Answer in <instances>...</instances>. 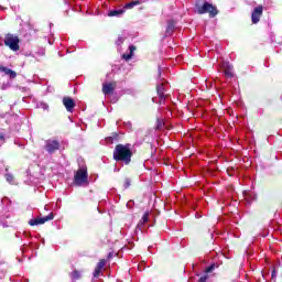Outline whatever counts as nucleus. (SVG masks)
Listing matches in <instances>:
<instances>
[{"instance_id":"f257e3e1","label":"nucleus","mask_w":282,"mask_h":282,"mask_svg":"<svg viewBox=\"0 0 282 282\" xmlns=\"http://www.w3.org/2000/svg\"><path fill=\"white\" fill-rule=\"evenodd\" d=\"M131 158H133V151H131V144H117L113 150V160L116 162H123L126 165L131 164Z\"/></svg>"},{"instance_id":"f03ea898","label":"nucleus","mask_w":282,"mask_h":282,"mask_svg":"<svg viewBox=\"0 0 282 282\" xmlns=\"http://www.w3.org/2000/svg\"><path fill=\"white\" fill-rule=\"evenodd\" d=\"M196 11L198 14H209V19H215L219 14L217 7L208 1H205L203 6L196 4Z\"/></svg>"},{"instance_id":"7ed1b4c3","label":"nucleus","mask_w":282,"mask_h":282,"mask_svg":"<svg viewBox=\"0 0 282 282\" xmlns=\"http://www.w3.org/2000/svg\"><path fill=\"white\" fill-rule=\"evenodd\" d=\"M19 43H21V40L14 34L8 33L4 36V45L6 47H9V50H11L12 52H19V50H21Z\"/></svg>"},{"instance_id":"20e7f679","label":"nucleus","mask_w":282,"mask_h":282,"mask_svg":"<svg viewBox=\"0 0 282 282\" xmlns=\"http://www.w3.org/2000/svg\"><path fill=\"white\" fill-rule=\"evenodd\" d=\"M87 166H83L75 173L74 182L77 186H83V184H87Z\"/></svg>"},{"instance_id":"39448f33","label":"nucleus","mask_w":282,"mask_h":282,"mask_svg":"<svg viewBox=\"0 0 282 282\" xmlns=\"http://www.w3.org/2000/svg\"><path fill=\"white\" fill-rule=\"evenodd\" d=\"M54 219V213H50L47 216L40 217V218H33L29 221L30 226H41L43 224H46V221H52Z\"/></svg>"},{"instance_id":"423d86ee","label":"nucleus","mask_w":282,"mask_h":282,"mask_svg":"<svg viewBox=\"0 0 282 282\" xmlns=\"http://www.w3.org/2000/svg\"><path fill=\"white\" fill-rule=\"evenodd\" d=\"M261 17H263V6H258L253 9L251 13V23L257 25L261 21Z\"/></svg>"},{"instance_id":"0eeeda50","label":"nucleus","mask_w":282,"mask_h":282,"mask_svg":"<svg viewBox=\"0 0 282 282\" xmlns=\"http://www.w3.org/2000/svg\"><path fill=\"white\" fill-rule=\"evenodd\" d=\"M116 87H118V82L104 83L101 91L104 96H111L116 91Z\"/></svg>"},{"instance_id":"6e6552de","label":"nucleus","mask_w":282,"mask_h":282,"mask_svg":"<svg viewBox=\"0 0 282 282\" xmlns=\"http://www.w3.org/2000/svg\"><path fill=\"white\" fill-rule=\"evenodd\" d=\"M217 269H219V264L218 263H213L209 267H207L205 269V274L200 275V278L198 279V282H207L208 279L210 278V272H215Z\"/></svg>"},{"instance_id":"1a4fd4ad","label":"nucleus","mask_w":282,"mask_h":282,"mask_svg":"<svg viewBox=\"0 0 282 282\" xmlns=\"http://www.w3.org/2000/svg\"><path fill=\"white\" fill-rule=\"evenodd\" d=\"M62 102H63L66 111H68L69 113H72V111H74V108L76 107V101H74V98L63 97Z\"/></svg>"},{"instance_id":"9d476101","label":"nucleus","mask_w":282,"mask_h":282,"mask_svg":"<svg viewBox=\"0 0 282 282\" xmlns=\"http://www.w3.org/2000/svg\"><path fill=\"white\" fill-rule=\"evenodd\" d=\"M45 149L47 153H55V151H58V149H61V143L56 140H48L45 144Z\"/></svg>"},{"instance_id":"9b49d317","label":"nucleus","mask_w":282,"mask_h":282,"mask_svg":"<svg viewBox=\"0 0 282 282\" xmlns=\"http://www.w3.org/2000/svg\"><path fill=\"white\" fill-rule=\"evenodd\" d=\"M156 94L160 98V105L166 100V88L164 87V83L156 85Z\"/></svg>"},{"instance_id":"f8f14e48","label":"nucleus","mask_w":282,"mask_h":282,"mask_svg":"<svg viewBox=\"0 0 282 282\" xmlns=\"http://www.w3.org/2000/svg\"><path fill=\"white\" fill-rule=\"evenodd\" d=\"M107 265V260L106 259H100L99 262L97 263L95 271L93 273V276L95 279H98L100 276V273L102 272V269Z\"/></svg>"},{"instance_id":"ddd939ff","label":"nucleus","mask_w":282,"mask_h":282,"mask_svg":"<svg viewBox=\"0 0 282 282\" xmlns=\"http://www.w3.org/2000/svg\"><path fill=\"white\" fill-rule=\"evenodd\" d=\"M0 72L6 74V76H10V78H17V72H14L3 65H0Z\"/></svg>"},{"instance_id":"4468645a","label":"nucleus","mask_w":282,"mask_h":282,"mask_svg":"<svg viewBox=\"0 0 282 282\" xmlns=\"http://www.w3.org/2000/svg\"><path fill=\"white\" fill-rule=\"evenodd\" d=\"M142 3V0H133L131 2H128L123 6V10L124 12H127V10H133V8H135V6H140Z\"/></svg>"},{"instance_id":"2eb2a0df","label":"nucleus","mask_w":282,"mask_h":282,"mask_svg":"<svg viewBox=\"0 0 282 282\" xmlns=\"http://www.w3.org/2000/svg\"><path fill=\"white\" fill-rule=\"evenodd\" d=\"M173 32H175V22L173 20H170L167 22L165 34H166V36H172Z\"/></svg>"},{"instance_id":"dca6fc26","label":"nucleus","mask_w":282,"mask_h":282,"mask_svg":"<svg viewBox=\"0 0 282 282\" xmlns=\"http://www.w3.org/2000/svg\"><path fill=\"white\" fill-rule=\"evenodd\" d=\"M137 47L135 45H130L129 46V54H123L122 58L123 61H131V58H133V52H135Z\"/></svg>"},{"instance_id":"f3484780","label":"nucleus","mask_w":282,"mask_h":282,"mask_svg":"<svg viewBox=\"0 0 282 282\" xmlns=\"http://www.w3.org/2000/svg\"><path fill=\"white\" fill-rule=\"evenodd\" d=\"M224 74L225 76H227V78H234L235 77V73L232 72V66H230V64H227L225 69H224Z\"/></svg>"},{"instance_id":"a211bd4d","label":"nucleus","mask_w":282,"mask_h":282,"mask_svg":"<svg viewBox=\"0 0 282 282\" xmlns=\"http://www.w3.org/2000/svg\"><path fill=\"white\" fill-rule=\"evenodd\" d=\"M124 8L122 9H117V10H111L108 12V17H122L124 14Z\"/></svg>"},{"instance_id":"6ab92c4d","label":"nucleus","mask_w":282,"mask_h":282,"mask_svg":"<svg viewBox=\"0 0 282 282\" xmlns=\"http://www.w3.org/2000/svg\"><path fill=\"white\" fill-rule=\"evenodd\" d=\"M69 276H70L72 281H74V282L82 279L80 271H78L76 269L73 272L69 273Z\"/></svg>"},{"instance_id":"aec40b11","label":"nucleus","mask_w":282,"mask_h":282,"mask_svg":"<svg viewBox=\"0 0 282 282\" xmlns=\"http://www.w3.org/2000/svg\"><path fill=\"white\" fill-rule=\"evenodd\" d=\"M149 221V212H145L142 216L141 220L139 221V226H144Z\"/></svg>"},{"instance_id":"412c9836","label":"nucleus","mask_w":282,"mask_h":282,"mask_svg":"<svg viewBox=\"0 0 282 282\" xmlns=\"http://www.w3.org/2000/svg\"><path fill=\"white\" fill-rule=\"evenodd\" d=\"M155 129H156L158 131H160V129H164V120H162V119H156Z\"/></svg>"},{"instance_id":"4be33fe9","label":"nucleus","mask_w":282,"mask_h":282,"mask_svg":"<svg viewBox=\"0 0 282 282\" xmlns=\"http://www.w3.org/2000/svg\"><path fill=\"white\" fill-rule=\"evenodd\" d=\"M6 177V181L9 183V184H14V175L10 174V173H7L4 175Z\"/></svg>"},{"instance_id":"5701e85b","label":"nucleus","mask_w":282,"mask_h":282,"mask_svg":"<svg viewBox=\"0 0 282 282\" xmlns=\"http://www.w3.org/2000/svg\"><path fill=\"white\" fill-rule=\"evenodd\" d=\"M129 186H131V180L130 178H126L123 181V188H129Z\"/></svg>"},{"instance_id":"b1692460","label":"nucleus","mask_w":282,"mask_h":282,"mask_svg":"<svg viewBox=\"0 0 282 282\" xmlns=\"http://www.w3.org/2000/svg\"><path fill=\"white\" fill-rule=\"evenodd\" d=\"M111 259H113V252H109L108 256H107L108 261L111 260Z\"/></svg>"},{"instance_id":"393cba45","label":"nucleus","mask_w":282,"mask_h":282,"mask_svg":"<svg viewBox=\"0 0 282 282\" xmlns=\"http://www.w3.org/2000/svg\"><path fill=\"white\" fill-rule=\"evenodd\" d=\"M275 274H276V271H275V270H273V271H272V273H271V276H272V278H274V276H275Z\"/></svg>"},{"instance_id":"a878e982","label":"nucleus","mask_w":282,"mask_h":282,"mask_svg":"<svg viewBox=\"0 0 282 282\" xmlns=\"http://www.w3.org/2000/svg\"><path fill=\"white\" fill-rule=\"evenodd\" d=\"M0 140H3V134H0Z\"/></svg>"}]
</instances>
